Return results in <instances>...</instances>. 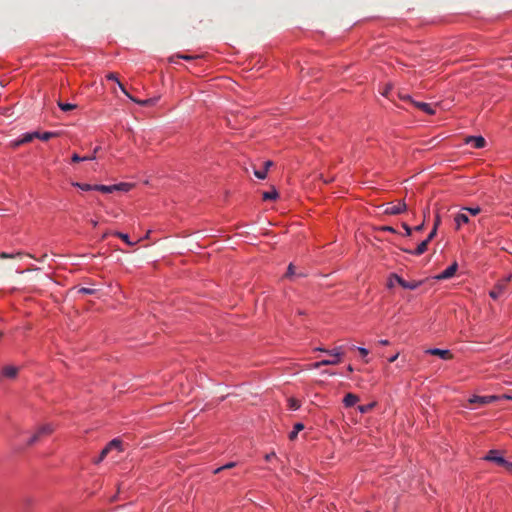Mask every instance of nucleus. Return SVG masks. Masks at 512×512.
<instances>
[{
	"label": "nucleus",
	"mask_w": 512,
	"mask_h": 512,
	"mask_svg": "<svg viewBox=\"0 0 512 512\" xmlns=\"http://www.w3.org/2000/svg\"><path fill=\"white\" fill-rule=\"evenodd\" d=\"M358 351H359V353H360L363 357H365V356H367V355H368V350H367L366 348L359 347V348H358Z\"/></svg>",
	"instance_id": "nucleus-44"
},
{
	"label": "nucleus",
	"mask_w": 512,
	"mask_h": 512,
	"mask_svg": "<svg viewBox=\"0 0 512 512\" xmlns=\"http://www.w3.org/2000/svg\"><path fill=\"white\" fill-rule=\"evenodd\" d=\"M407 209V205L403 201H399L397 204H389L385 209V214L398 215Z\"/></svg>",
	"instance_id": "nucleus-5"
},
{
	"label": "nucleus",
	"mask_w": 512,
	"mask_h": 512,
	"mask_svg": "<svg viewBox=\"0 0 512 512\" xmlns=\"http://www.w3.org/2000/svg\"><path fill=\"white\" fill-rule=\"evenodd\" d=\"M122 442L119 439H113L110 441L105 447L108 449V451H112L113 449H116L118 451H121Z\"/></svg>",
	"instance_id": "nucleus-20"
},
{
	"label": "nucleus",
	"mask_w": 512,
	"mask_h": 512,
	"mask_svg": "<svg viewBox=\"0 0 512 512\" xmlns=\"http://www.w3.org/2000/svg\"><path fill=\"white\" fill-rule=\"evenodd\" d=\"M339 363V359H325L316 363L312 364V368L317 369L321 366H327V365H336Z\"/></svg>",
	"instance_id": "nucleus-15"
},
{
	"label": "nucleus",
	"mask_w": 512,
	"mask_h": 512,
	"mask_svg": "<svg viewBox=\"0 0 512 512\" xmlns=\"http://www.w3.org/2000/svg\"><path fill=\"white\" fill-rule=\"evenodd\" d=\"M22 255L23 254L21 252H18L16 254H9V253H6V252H2V253H0V258L1 259L21 258Z\"/></svg>",
	"instance_id": "nucleus-27"
},
{
	"label": "nucleus",
	"mask_w": 512,
	"mask_h": 512,
	"mask_svg": "<svg viewBox=\"0 0 512 512\" xmlns=\"http://www.w3.org/2000/svg\"><path fill=\"white\" fill-rule=\"evenodd\" d=\"M115 235L117 237H119L120 239H122L123 241H125L128 245H130V246L134 245V243L129 240V236L127 234H124L121 232H116Z\"/></svg>",
	"instance_id": "nucleus-32"
},
{
	"label": "nucleus",
	"mask_w": 512,
	"mask_h": 512,
	"mask_svg": "<svg viewBox=\"0 0 512 512\" xmlns=\"http://www.w3.org/2000/svg\"><path fill=\"white\" fill-rule=\"evenodd\" d=\"M504 289H505V284L499 283L495 286V288L493 290L490 291L489 295L491 298L496 300L503 294Z\"/></svg>",
	"instance_id": "nucleus-13"
},
{
	"label": "nucleus",
	"mask_w": 512,
	"mask_h": 512,
	"mask_svg": "<svg viewBox=\"0 0 512 512\" xmlns=\"http://www.w3.org/2000/svg\"><path fill=\"white\" fill-rule=\"evenodd\" d=\"M402 227L405 229L406 235H407V236H410V235H411V233H412V229H411V227H410L408 224H406V223H403V224H402Z\"/></svg>",
	"instance_id": "nucleus-40"
},
{
	"label": "nucleus",
	"mask_w": 512,
	"mask_h": 512,
	"mask_svg": "<svg viewBox=\"0 0 512 512\" xmlns=\"http://www.w3.org/2000/svg\"><path fill=\"white\" fill-rule=\"evenodd\" d=\"M278 197L277 191L272 192H264L263 193V200H275Z\"/></svg>",
	"instance_id": "nucleus-28"
},
{
	"label": "nucleus",
	"mask_w": 512,
	"mask_h": 512,
	"mask_svg": "<svg viewBox=\"0 0 512 512\" xmlns=\"http://www.w3.org/2000/svg\"><path fill=\"white\" fill-rule=\"evenodd\" d=\"M288 402L290 409L297 410L298 408H300V403L298 400L291 398L288 400Z\"/></svg>",
	"instance_id": "nucleus-35"
},
{
	"label": "nucleus",
	"mask_w": 512,
	"mask_h": 512,
	"mask_svg": "<svg viewBox=\"0 0 512 512\" xmlns=\"http://www.w3.org/2000/svg\"><path fill=\"white\" fill-rule=\"evenodd\" d=\"M398 356H399V353H396L395 355H393L392 357H390V358L388 359V361H389L390 363H393L394 361H396V360H397Z\"/></svg>",
	"instance_id": "nucleus-49"
},
{
	"label": "nucleus",
	"mask_w": 512,
	"mask_h": 512,
	"mask_svg": "<svg viewBox=\"0 0 512 512\" xmlns=\"http://www.w3.org/2000/svg\"><path fill=\"white\" fill-rule=\"evenodd\" d=\"M93 190L100 191L102 193H112L111 185H94Z\"/></svg>",
	"instance_id": "nucleus-22"
},
{
	"label": "nucleus",
	"mask_w": 512,
	"mask_h": 512,
	"mask_svg": "<svg viewBox=\"0 0 512 512\" xmlns=\"http://www.w3.org/2000/svg\"><path fill=\"white\" fill-rule=\"evenodd\" d=\"M97 292L98 291L96 289H93V288L82 287V288L77 289V293H79V294L93 295V294H96Z\"/></svg>",
	"instance_id": "nucleus-29"
},
{
	"label": "nucleus",
	"mask_w": 512,
	"mask_h": 512,
	"mask_svg": "<svg viewBox=\"0 0 512 512\" xmlns=\"http://www.w3.org/2000/svg\"><path fill=\"white\" fill-rule=\"evenodd\" d=\"M500 398L510 399L512 400L511 396L508 395H502V396H496V395H490V396H473L469 399L470 404H479L480 406H484L493 402H496Z\"/></svg>",
	"instance_id": "nucleus-3"
},
{
	"label": "nucleus",
	"mask_w": 512,
	"mask_h": 512,
	"mask_svg": "<svg viewBox=\"0 0 512 512\" xmlns=\"http://www.w3.org/2000/svg\"><path fill=\"white\" fill-rule=\"evenodd\" d=\"M423 229H424V223H422V224H420V225L415 227L416 231H422Z\"/></svg>",
	"instance_id": "nucleus-51"
},
{
	"label": "nucleus",
	"mask_w": 512,
	"mask_h": 512,
	"mask_svg": "<svg viewBox=\"0 0 512 512\" xmlns=\"http://www.w3.org/2000/svg\"><path fill=\"white\" fill-rule=\"evenodd\" d=\"M465 143L471 144L476 149H480L485 147L486 140L482 136H468L465 139Z\"/></svg>",
	"instance_id": "nucleus-8"
},
{
	"label": "nucleus",
	"mask_w": 512,
	"mask_h": 512,
	"mask_svg": "<svg viewBox=\"0 0 512 512\" xmlns=\"http://www.w3.org/2000/svg\"><path fill=\"white\" fill-rule=\"evenodd\" d=\"M358 401H359L358 396L355 394H352V393L346 394L343 399V403L346 407H351V406L355 405Z\"/></svg>",
	"instance_id": "nucleus-14"
},
{
	"label": "nucleus",
	"mask_w": 512,
	"mask_h": 512,
	"mask_svg": "<svg viewBox=\"0 0 512 512\" xmlns=\"http://www.w3.org/2000/svg\"><path fill=\"white\" fill-rule=\"evenodd\" d=\"M39 132L25 133L22 136V142L24 144L31 142L33 139L38 138Z\"/></svg>",
	"instance_id": "nucleus-21"
},
{
	"label": "nucleus",
	"mask_w": 512,
	"mask_h": 512,
	"mask_svg": "<svg viewBox=\"0 0 512 512\" xmlns=\"http://www.w3.org/2000/svg\"><path fill=\"white\" fill-rule=\"evenodd\" d=\"M505 66H511L512 67V59H507Z\"/></svg>",
	"instance_id": "nucleus-53"
},
{
	"label": "nucleus",
	"mask_w": 512,
	"mask_h": 512,
	"mask_svg": "<svg viewBox=\"0 0 512 512\" xmlns=\"http://www.w3.org/2000/svg\"><path fill=\"white\" fill-rule=\"evenodd\" d=\"M437 229L433 227L431 232L429 233L428 237L425 239L427 242L430 243V241L436 236Z\"/></svg>",
	"instance_id": "nucleus-37"
},
{
	"label": "nucleus",
	"mask_w": 512,
	"mask_h": 512,
	"mask_svg": "<svg viewBox=\"0 0 512 512\" xmlns=\"http://www.w3.org/2000/svg\"><path fill=\"white\" fill-rule=\"evenodd\" d=\"M100 147H96L94 149V152H91V155H94L96 157V153L99 151Z\"/></svg>",
	"instance_id": "nucleus-54"
},
{
	"label": "nucleus",
	"mask_w": 512,
	"mask_h": 512,
	"mask_svg": "<svg viewBox=\"0 0 512 512\" xmlns=\"http://www.w3.org/2000/svg\"><path fill=\"white\" fill-rule=\"evenodd\" d=\"M428 244H429V242L424 240L417 246V248L415 250L404 249L403 251H405L406 253H409V254L419 256V255H422L427 250Z\"/></svg>",
	"instance_id": "nucleus-12"
},
{
	"label": "nucleus",
	"mask_w": 512,
	"mask_h": 512,
	"mask_svg": "<svg viewBox=\"0 0 512 512\" xmlns=\"http://www.w3.org/2000/svg\"><path fill=\"white\" fill-rule=\"evenodd\" d=\"M295 274V271H294V265L293 264H290L288 266V269H287V272H286V277H291L292 275Z\"/></svg>",
	"instance_id": "nucleus-38"
},
{
	"label": "nucleus",
	"mask_w": 512,
	"mask_h": 512,
	"mask_svg": "<svg viewBox=\"0 0 512 512\" xmlns=\"http://www.w3.org/2000/svg\"><path fill=\"white\" fill-rule=\"evenodd\" d=\"M176 57L180 58V59H184V60H191V59L195 58V57L190 56V55H181V54L176 55Z\"/></svg>",
	"instance_id": "nucleus-41"
},
{
	"label": "nucleus",
	"mask_w": 512,
	"mask_h": 512,
	"mask_svg": "<svg viewBox=\"0 0 512 512\" xmlns=\"http://www.w3.org/2000/svg\"><path fill=\"white\" fill-rule=\"evenodd\" d=\"M112 192L114 191H124L127 192L132 188V184L129 183H119L115 185H111Z\"/></svg>",
	"instance_id": "nucleus-18"
},
{
	"label": "nucleus",
	"mask_w": 512,
	"mask_h": 512,
	"mask_svg": "<svg viewBox=\"0 0 512 512\" xmlns=\"http://www.w3.org/2000/svg\"><path fill=\"white\" fill-rule=\"evenodd\" d=\"M375 405H376V402H372V403H369L366 405H360V406H358V410L363 414L368 413L375 407Z\"/></svg>",
	"instance_id": "nucleus-23"
},
{
	"label": "nucleus",
	"mask_w": 512,
	"mask_h": 512,
	"mask_svg": "<svg viewBox=\"0 0 512 512\" xmlns=\"http://www.w3.org/2000/svg\"><path fill=\"white\" fill-rule=\"evenodd\" d=\"M454 220L456 222V228L459 229L461 224H466L469 222V217L465 213H459L455 216Z\"/></svg>",
	"instance_id": "nucleus-16"
},
{
	"label": "nucleus",
	"mask_w": 512,
	"mask_h": 512,
	"mask_svg": "<svg viewBox=\"0 0 512 512\" xmlns=\"http://www.w3.org/2000/svg\"><path fill=\"white\" fill-rule=\"evenodd\" d=\"M303 429H304V425L302 423H296L294 425L293 431H291L289 434V439L291 441L295 440L297 438L298 433L300 431H302Z\"/></svg>",
	"instance_id": "nucleus-19"
},
{
	"label": "nucleus",
	"mask_w": 512,
	"mask_h": 512,
	"mask_svg": "<svg viewBox=\"0 0 512 512\" xmlns=\"http://www.w3.org/2000/svg\"><path fill=\"white\" fill-rule=\"evenodd\" d=\"M393 280H396V282L402 288L408 289V290H415V289H417L421 285L420 281H406L403 278H401L400 276H398L396 273H392L389 276V279H388V282H387V287L388 288H393Z\"/></svg>",
	"instance_id": "nucleus-2"
},
{
	"label": "nucleus",
	"mask_w": 512,
	"mask_h": 512,
	"mask_svg": "<svg viewBox=\"0 0 512 512\" xmlns=\"http://www.w3.org/2000/svg\"><path fill=\"white\" fill-rule=\"evenodd\" d=\"M254 175L259 179H265L267 176V170L266 169L254 170Z\"/></svg>",
	"instance_id": "nucleus-34"
},
{
	"label": "nucleus",
	"mask_w": 512,
	"mask_h": 512,
	"mask_svg": "<svg viewBox=\"0 0 512 512\" xmlns=\"http://www.w3.org/2000/svg\"><path fill=\"white\" fill-rule=\"evenodd\" d=\"M462 210L468 211L471 215L476 216L481 212L480 207H463Z\"/></svg>",
	"instance_id": "nucleus-31"
},
{
	"label": "nucleus",
	"mask_w": 512,
	"mask_h": 512,
	"mask_svg": "<svg viewBox=\"0 0 512 512\" xmlns=\"http://www.w3.org/2000/svg\"><path fill=\"white\" fill-rule=\"evenodd\" d=\"M273 165V162L272 161H266L264 163V167L263 169H266L268 171V169Z\"/></svg>",
	"instance_id": "nucleus-47"
},
{
	"label": "nucleus",
	"mask_w": 512,
	"mask_h": 512,
	"mask_svg": "<svg viewBox=\"0 0 512 512\" xmlns=\"http://www.w3.org/2000/svg\"><path fill=\"white\" fill-rule=\"evenodd\" d=\"M390 89H391V86H390V85H387V86L385 87L384 91L382 92V94H383L384 96H388V93H389Z\"/></svg>",
	"instance_id": "nucleus-48"
},
{
	"label": "nucleus",
	"mask_w": 512,
	"mask_h": 512,
	"mask_svg": "<svg viewBox=\"0 0 512 512\" xmlns=\"http://www.w3.org/2000/svg\"><path fill=\"white\" fill-rule=\"evenodd\" d=\"M458 265L456 262H454L452 265H450L448 268H446L443 272H441L438 276H436V279L438 280H446L451 277H453L457 271Z\"/></svg>",
	"instance_id": "nucleus-9"
},
{
	"label": "nucleus",
	"mask_w": 512,
	"mask_h": 512,
	"mask_svg": "<svg viewBox=\"0 0 512 512\" xmlns=\"http://www.w3.org/2000/svg\"><path fill=\"white\" fill-rule=\"evenodd\" d=\"M91 223H92V225H93L94 227H96V226H97V221L92 220V221H91Z\"/></svg>",
	"instance_id": "nucleus-57"
},
{
	"label": "nucleus",
	"mask_w": 512,
	"mask_h": 512,
	"mask_svg": "<svg viewBox=\"0 0 512 512\" xmlns=\"http://www.w3.org/2000/svg\"><path fill=\"white\" fill-rule=\"evenodd\" d=\"M236 466V463L235 462H229L227 464H225L224 466H221L219 468H217L215 471H214V474H218L220 471L222 470H225V469H231L233 467Z\"/></svg>",
	"instance_id": "nucleus-33"
},
{
	"label": "nucleus",
	"mask_w": 512,
	"mask_h": 512,
	"mask_svg": "<svg viewBox=\"0 0 512 512\" xmlns=\"http://www.w3.org/2000/svg\"><path fill=\"white\" fill-rule=\"evenodd\" d=\"M381 230L387 231V232H391V233H395L396 232V230L393 227H391V226H383L381 228Z\"/></svg>",
	"instance_id": "nucleus-43"
},
{
	"label": "nucleus",
	"mask_w": 512,
	"mask_h": 512,
	"mask_svg": "<svg viewBox=\"0 0 512 512\" xmlns=\"http://www.w3.org/2000/svg\"><path fill=\"white\" fill-rule=\"evenodd\" d=\"M58 106L62 111H71L76 108L75 104L58 102Z\"/></svg>",
	"instance_id": "nucleus-26"
},
{
	"label": "nucleus",
	"mask_w": 512,
	"mask_h": 512,
	"mask_svg": "<svg viewBox=\"0 0 512 512\" xmlns=\"http://www.w3.org/2000/svg\"><path fill=\"white\" fill-rule=\"evenodd\" d=\"M47 257V254H44L41 258V261L45 260V258Z\"/></svg>",
	"instance_id": "nucleus-58"
},
{
	"label": "nucleus",
	"mask_w": 512,
	"mask_h": 512,
	"mask_svg": "<svg viewBox=\"0 0 512 512\" xmlns=\"http://www.w3.org/2000/svg\"><path fill=\"white\" fill-rule=\"evenodd\" d=\"M275 456H276V455H275V453H270V454H267V455L265 456V459H266L267 461H270V460H271L273 457H275Z\"/></svg>",
	"instance_id": "nucleus-50"
},
{
	"label": "nucleus",
	"mask_w": 512,
	"mask_h": 512,
	"mask_svg": "<svg viewBox=\"0 0 512 512\" xmlns=\"http://www.w3.org/2000/svg\"><path fill=\"white\" fill-rule=\"evenodd\" d=\"M504 468L512 474V463L511 462H508L506 461V464L504 465Z\"/></svg>",
	"instance_id": "nucleus-46"
},
{
	"label": "nucleus",
	"mask_w": 512,
	"mask_h": 512,
	"mask_svg": "<svg viewBox=\"0 0 512 512\" xmlns=\"http://www.w3.org/2000/svg\"><path fill=\"white\" fill-rule=\"evenodd\" d=\"M327 354L333 356L334 359H339V362H340L341 357L344 354L343 347L342 346L335 347L334 349L327 351Z\"/></svg>",
	"instance_id": "nucleus-17"
},
{
	"label": "nucleus",
	"mask_w": 512,
	"mask_h": 512,
	"mask_svg": "<svg viewBox=\"0 0 512 512\" xmlns=\"http://www.w3.org/2000/svg\"><path fill=\"white\" fill-rule=\"evenodd\" d=\"M73 186L75 187H78L80 188L81 190L83 191H90V190H93V186L94 185H90V184H83V183H78V182H75L72 184Z\"/></svg>",
	"instance_id": "nucleus-30"
},
{
	"label": "nucleus",
	"mask_w": 512,
	"mask_h": 512,
	"mask_svg": "<svg viewBox=\"0 0 512 512\" xmlns=\"http://www.w3.org/2000/svg\"><path fill=\"white\" fill-rule=\"evenodd\" d=\"M94 159H95L94 155L80 157L78 154L75 153L72 156V162H80V161L94 160Z\"/></svg>",
	"instance_id": "nucleus-25"
},
{
	"label": "nucleus",
	"mask_w": 512,
	"mask_h": 512,
	"mask_svg": "<svg viewBox=\"0 0 512 512\" xmlns=\"http://www.w3.org/2000/svg\"><path fill=\"white\" fill-rule=\"evenodd\" d=\"M426 353L430 354V355L438 356V357H440L441 359H444V360H450L453 357V355L450 352V350H443V349H438V348L427 349Z\"/></svg>",
	"instance_id": "nucleus-7"
},
{
	"label": "nucleus",
	"mask_w": 512,
	"mask_h": 512,
	"mask_svg": "<svg viewBox=\"0 0 512 512\" xmlns=\"http://www.w3.org/2000/svg\"><path fill=\"white\" fill-rule=\"evenodd\" d=\"M119 87H120V89L122 90V92H123L126 96H128L132 101H134V102H136V103L140 104L141 106H149V105L154 104V102H155V99H152V98H150V99H146V100H138V99H135V98H133L132 96H130V94L127 92V90L125 89V87L123 86V84L119 83Z\"/></svg>",
	"instance_id": "nucleus-11"
},
{
	"label": "nucleus",
	"mask_w": 512,
	"mask_h": 512,
	"mask_svg": "<svg viewBox=\"0 0 512 512\" xmlns=\"http://www.w3.org/2000/svg\"><path fill=\"white\" fill-rule=\"evenodd\" d=\"M108 453H109V451H108V449L105 447V448L101 451V453H100V455H99V458L96 460V463L101 462V461H102V460H103V459L108 455Z\"/></svg>",
	"instance_id": "nucleus-36"
},
{
	"label": "nucleus",
	"mask_w": 512,
	"mask_h": 512,
	"mask_svg": "<svg viewBox=\"0 0 512 512\" xmlns=\"http://www.w3.org/2000/svg\"><path fill=\"white\" fill-rule=\"evenodd\" d=\"M401 98L410 101L415 107L426 114L433 115L435 113V109L428 103L413 101L409 95H401Z\"/></svg>",
	"instance_id": "nucleus-4"
},
{
	"label": "nucleus",
	"mask_w": 512,
	"mask_h": 512,
	"mask_svg": "<svg viewBox=\"0 0 512 512\" xmlns=\"http://www.w3.org/2000/svg\"><path fill=\"white\" fill-rule=\"evenodd\" d=\"M19 372V368L13 365H8L2 368L1 375L3 377L14 379L16 378L17 374Z\"/></svg>",
	"instance_id": "nucleus-10"
},
{
	"label": "nucleus",
	"mask_w": 512,
	"mask_h": 512,
	"mask_svg": "<svg viewBox=\"0 0 512 512\" xmlns=\"http://www.w3.org/2000/svg\"><path fill=\"white\" fill-rule=\"evenodd\" d=\"M23 144H24V143L22 142V137H21L20 139H17V140H15V141H12V142H11V147H13V148H17V147H19V146H21V145H23Z\"/></svg>",
	"instance_id": "nucleus-39"
},
{
	"label": "nucleus",
	"mask_w": 512,
	"mask_h": 512,
	"mask_svg": "<svg viewBox=\"0 0 512 512\" xmlns=\"http://www.w3.org/2000/svg\"><path fill=\"white\" fill-rule=\"evenodd\" d=\"M55 427L51 423L40 425L27 441V446H33L51 435Z\"/></svg>",
	"instance_id": "nucleus-1"
},
{
	"label": "nucleus",
	"mask_w": 512,
	"mask_h": 512,
	"mask_svg": "<svg viewBox=\"0 0 512 512\" xmlns=\"http://www.w3.org/2000/svg\"><path fill=\"white\" fill-rule=\"evenodd\" d=\"M107 78H108L109 80L117 81V82H118V84L120 83V82L118 81L117 75H116V74H114V73H110L109 75H107Z\"/></svg>",
	"instance_id": "nucleus-45"
},
{
	"label": "nucleus",
	"mask_w": 512,
	"mask_h": 512,
	"mask_svg": "<svg viewBox=\"0 0 512 512\" xmlns=\"http://www.w3.org/2000/svg\"><path fill=\"white\" fill-rule=\"evenodd\" d=\"M347 370H348L349 372H352V371H353V367H352L351 365H349V366L347 367Z\"/></svg>",
	"instance_id": "nucleus-56"
},
{
	"label": "nucleus",
	"mask_w": 512,
	"mask_h": 512,
	"mask_svg": "<svg viewBox=\"0 0 512 512\" xmlns=\"http://www.w3.org/2000/svg\"><path fill=\"white\" fill-rule=\"evenodd\" d=\"M57 135H58V133H56V132H44L42 134L39 133L38 138L43 141H48L49 139L56 137Z\"/></svg>",
	"instance_id": "nucleus-24"
},
{
	"label": "nucleus",
	"mask_w": 512,
	"mask_h": 512,
	"mask_svg": "<svg viewBox=\"0 0 512 512\" xmlns=\"http://www.w3.org/2000/svg\"><path fill=\"white\" fill-rule=\"evenodd\" d=\"M440 223H441V218H440V216L437 214V215H436V217H435V221H434V226H433V227L437 229V228H438V226L440 225Z\"/></svg>",
	"instance_id": "nucleus-42"
},
{
	"label": "nucleus",
	"mask_w": 512,
	"mask_h": 512,
	"mask_svg": "<svg viewBox=\"0 0 512 512\" xmlns=\"http://www.w3.org/2000/svg\"><path fill=\"white\" fill-rule=\"evenodd\" d=\"M379 344H380V345H384V346H385V345H388V344H389V341H388V340H380V341H379Z\"/></svg>",
	"instance_id": "nucleus-52"
},
{
	"label": "nucleus",
	"mask_w": 512,
	"mask_h": 512,
	"mask_svg": "<svg viewBox=\"0 0 512 512\" xmlns=\"http://www.w3.org/2000/svg\"><path fill=\"white\" fill-rule=\"evenodd\" d=\"M499 454L500 452L498 450H490L483 459L486 461L495 462L496 464L504 467L507 460H505Z\"/></svg>",
	"instance_id": "nucleus-6"
},
{
	"label": "nucleus",
	"mask_w": 512,
	"mask_h": 512,
	"mask_svg": "<svg viewBox=\"0 0 512 512\" xmlns=\"http://www.w3.org/2000/svg\"><path fill=\"white\" fill-rule=\"evenodd\" d=\"M316 350L321 351V352H325V353H327V351H328V350H326L324 348H317Z\"/></svg>",
	"instance_id": "nucleus-55"
}]
</instances>
